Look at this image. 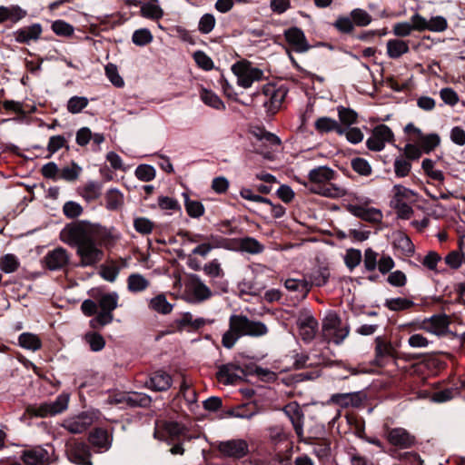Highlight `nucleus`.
Masks as SVG:
<instances>
[{"label":"nucleus","instance_id":"obj_1","mask_svg":"<svg viewBox=\"0 0 465 465\" xmlns=\"http://www.w3.org/2000/svg\"><path fill=\"white\" fill-rule=\"evenodd\" d=\"M61 239L73 247L80 258L82 267L94 266L104 258V251L98 245L90 224L78 221L67 224L61 232Z\"/></svg>","mask_w":465,"mask_h":465},{"label":"nucleus","instance_id":"obj_2","mask_svg":"<svg viewBox=\"0 0 465 465\" xmlns=\"http://www.w3.org/2000/svg\"><path fill=\"white\" fill-rule=\"evenodd\" d=\"M310 183L303 184L313 193L330 198H340L346 194V190L331 181L336 179V172L331 168L322 165L312 169L308 173Z\"/></svg>","mask_w":465,"mask_h":465},{"label":"nucleus","instance_id":"obj_3","mask_svg":"<svg viewBox=\"0 0 465 465\" xmlns=\"http://www.w3.org/2000/svg\"><path fill=\"white\" fill-rule=\"evenodd\" d=\"M322 337L327 342L341 344L349 335L350 328L335 312H329L322 321Z\"/></svg>","mask_w":465,"mask_h":465},{"label":"nucleus","instance_id":"obj_4","mask_svg":"<svg viewBox=\"0 0 465 465\" xmlns=\"http://www.w3.org/2000/svg\"><path fill=\"white\" fill-rule=\"evenodd\" d=\"M231 70L237 77V84L245 89L250 88L254 82L263 79V71L252 66V62L246 59L234 63Z\"/></svg>","mask_w":465,"mask_h":465},{"label":"nucleus","instance_id":"obj_5","mask_svg":"<svg viewBox=\"0 0 465 465\" xmlns=\"http://www.w3.org/2000/svg\"><path fill=\"white\" fill-rule=\"evenodd\" d=\"M230 331L238 336L259 337L267 333L266 325L261 322L249 320L246 316L233 314L230 317Z\"/></svg>","mask_w":465,"mask_h":465},{"label":"nucleus","instance_id":"obj_6","mask_svg":"<svg viewBox=\"0 0 465 465\" xmlns=\"http://www.w3.org/2000/svg\"><path fill=\"white\" fill-rule=\"evenodd\" d=\"M70 400V394L63 392L59 394L54 401H45L38 406L29 409V411L37 417H51L60 414L67 410Z\"/></svg>","mask_w":465,"mask_h":465},{"label":"nucleus","instance_id":"obj_7","mask_svg":"<svg viewBox=\"0 0 465 465\" xmlns=\"http://www.w3.org/2000/svg\"><path fill=\"white\" fill-rule=\"evenodd\" d=\"M100 414L98 410L83 411L78 415L64 420L62 423V427L71 433H82L86 430L94 420L99 419Z\"/></svg>","mask_w":465,"mask_h":465},{"label":"nucleus","instance_id":"obj_8","mask_svg":"<svg viewBox=\"0 0 465 465\" xmlns=\"http://www.w3.org/2000/svg\"><path fill=\"white\" fill-rule=\"evenodd\" d=\"M450 321L446 314H434L425 318L421 322V329L433 335L441 337L446 335H458V331L450 330Z\"/></svg>","mask_w":465,"mask_h":465},{"label":"nucleus","instance_id":"obj_9","mask_svg":"<svg viewBox=\"0 0 465 465\" xmlns=\"http://www.w3.org/2000/svg\"><path fill=\"white\" fill-rule=\"evenodd\" d=\"M328 280V273L320 270L305 275L301 280L288 279L284 286L288 291H297L300 287L310 291L313 287H322Z\"/></svg>","mask_w":465,"mask_h":465},{"label":"nucleus","instance_id":"obj_10","mask_svg":"<svg viewBox=\"0 0 465 465\" xmlns=\"http://www.w3.org/2000/svg\"><path fill=\"white\" fill-rule=\"evenodd\" d=\"M296 324L302 340L305 343L312 341L318 331V322L310 310L302 309L299 311Z\"/></svg>","mask_w":465,"mask_h":465},{"label":"nucleus","instance_id":"obj_11","mask_svg":"<svg viewBox=\"0 0 465 465\" xmlns=\"http://www.w3.org/2000/svg\"><path fill=\"white\" fill-rule=\"evenodd\" d=\"M217 450L224 458L240 460L249 453V444L243 439H232L218 442Z\"/></svg>","mask_w":465,"mask_h":465},{"label":"nucleus","instance_id":"obj_12","mask_svg":"<svg viewBox=\"0 0 465 465\" xmlns=\"http://www.w3.org/2000/svg\"><path fill=\"white\" fill-rule=\"evenodd\" d=\"M68 460L76 465H92L89 447L79 441H69L65 446Z\"/></svg>","mask_w":465,"mask_h":465},{"label":"nucleus","instance_id":"obj_13","mask_svg":"<svg viewBox=\"0 0 465 465\" xmlns=\"http://www.w3.org/2000/svg\"><path fill=\"white\" fill-rule=\"evenodd\" d=\"M71 254L63 247H56L47 252L44 257L45 266L50 271L64 269L70 262Z\"/></svg>","mask_w":465,"mask_h":465},{"label":"nucleus","instance_id":"obj_14","mask_svg":"<svg viewBox=\"0 0 465 465\" xmlns=\"http://www.w3.org/2000/svg\"><path fill=\"white\" fill-rule=\"evenodd\" d=\"M244 375H246V371L233 363L222 364L216 373L218 381L226 385L235 384Z\"/></svg>","mask_w":465,"mask_h":465},{"label":"nucleus","instance_id":"obj_15","mask_svg":"<svg viewBox=\"0 0 465 465\" xmlns=\"http://www.w3.org/2000/svg\"><path fill=\"white\" fill-rule=\"evenodd\" d=\"M283 35L292 50L297 53H304L311 48L303 31L297 26L286 29Z\"/></svg>","mask_w":465,"mask_h":465},{"label":"nucleus","instance_id":"obj_16","mask_svg":"<svg viewBox=\"0 0 465 465\" xmlns=\"http://www.w3.org/2000/svg\"><path fill=\"white\" fill-rule=\"evenodd\" d=\"M282 411L290 420L298 438L303 436L304 414L297 402H291L282 408Z\"/></svg>","mask_w":465,"mask_h":465},{"label":"nucleus","instance_id":"obj_17","mask_svg":"<svg viewBox=\"0 0 465 465\" xmlns=\"http://www.w3.org/2000/svg\"><path fill=\"white\" fill-rule=\"evenodd\" d=\"M89 441L97 452H105L112 446V436L105 430L95 429L90 433Z\"/></svg>","mask_w":465,"mask_h":465},{"label":"nucleus","instance_id":"obj_18","mask_svg":"<svg viewBox=\"0 0 465 465\" xmlns=\"http://www.w3.org/2000/svg\"><path fill=\"white\" fill-rule=\"evenodd\" d=\"M42 34V25L33 24L29 26L19 28L15 32V39L17 43L28 45L31 41H36Z\"/></svg>","mask_w":465,"mask_h":465},{"label":"nucleus","instance_id":"obj_19","mask_svg":"<svg viewBox=\"0 0 465 465\" xmlns=\"http://www.w3.org/2000/svg\"><path fill=\"white\" fill-rule=\"evenodd\" d=\"M387 439L391 444L401 449L409 448L414 442V438L402 428H396L390 430L387 434Z\"/></svg>","mask_w":465,"mask_h":465},{"label":"nucleus","instance_id":"obj_20","mask_svg":"<svg viewBox=\"0 0 465 465\" xmlns=\"http://www.w3.org/2000/svg\"><path fill=\"white\" fill-rule=\"evenodd\" d=\"M172 377L168 373L157 371L150 378L146 385L155 391H164L172 386Z\"/></svg>","mask_w":465,"mask_h":465},{"label":"nucleus","instance_id":"obj_21","mask_svg":"<svg viewBox=\"0 0 465 465\" xmlns=\"http://www.w3.org/2000/svg\"><path fill=\"white\" fill-rule=\"evenodd\" d=\"M114 402H125L131 407H147L151 404L152 399L149 395L142 392H131L121 398L114 399Z\"/></svg>","mask_w":465,"mask_h":465},{"label":"nucleus","instance_id":"obj_22","mask_svg":"<svg viewBox=\"0 0 465 465\" xmlns=\"http://www.w3.org/2000/svg\"><path fill=\"white\" fill-rule=\"evenodd\" d=\"M350 212L362 220L368 222H378V209L368 207V202H361L360 204L351 205Z\"/></svg>","mask_w":465,"mask_h":465},{"label":"nucleus","instance_id":"obj_23","mask_svg":"<svg viewBox=\"0 0 465 465\" xmlns=\"http://www.w3.org/2000/svg\"><path fill=\"white\" fill-rule=\"evenodd\" d=\"M329 401L341 408H348L359 406L361 399L358 392L336 393L331 395Z\"/></svg>","mask_w":465,"mask_h":465},{"label":"nucleus","instance_id":"obj_24","mask_svg":"<svg viewBox=\"0 0 465 465\" xmlns=\"http://www.w3.org/2000/svg\"><path fill=\"white\" fill-rule=\"evenodd\" d=\"M126 265L125 261H110L101 266L100 275L108 282H114L120 270Z\"/></svg>","mask_w":465,"mask_h":465},{"label":"nucleus","instance_id":"obj_25","mask_svg":"<svg viewBox=\"0 0 465 465\" xmlns=\"http://www.w3.org/2000/svg\"><path fill=\"white\" fill-rule=\"evenodd\" d=\"M314 126L319 133L336 132L338 134L342 135L344 132L342 125L330 117L317 119Z\"/></svg>","mask_w":465,"mask_h":465},{"label":"nucleus","instance_id":"obj_26","mask_svg":"<svg viewBox=\"0 0 465 465\" xmlns=\"http://www.w3.org/2000/svg\"><path fill=\"white\" fill-rule=\"evenodd\" d=\"M238 249L242 252H246L251 254H259L263 252L264 246L257 241L255 238L252 237H244L238 239Z\"/></svg>","mask_w":465,"mask_h":465},{"label":"nucleus","instance_id":"obj_27","mask_svg":"<svg viewBox=\"0 0 465 465\" xmlns=\"http://www.w3.org/2000/svg\"><path fill=\"white\" fill-rule=\"evenodd\" d=\"M408 51V44L402 40L393 39L387 43V53L391 58H399Z\"/></svg>","mask_w":465,"mask_h":465},{"label":"nucleus","instance_id":"obj_28","mask_svg":"<svg viewBox=\"0 0 465 465\" xmlns=\"http://www.w3.org/2000/svg\"><path fill=\"white\" fill-rule=\"evenodd\" d=\"M18 343L22 348L33 351L41 348V341L38 336L30 332H24L20 334Z\"/></svg>","mask_w":465,"mask_h":465},{"label":"nucleus","instance_id":"obj_29","mask_svg":"<svg viewBox=\"0 0 465 465\" xmlns=\"http://www.w3.org/2000/svg\"><path fill=\"white\" fill-rule=\"evenodd\" d=\"M184 197V206L188 215L192 218H200L204 213V206L196 200H191L187 193H183Z\"/></svg>","mask_w":465,"mask_h":465},{"label":"nucleus","instance_id":"obj_30","mask_svg":"<svg viewBox=\"0 0 465 465\" xmlns=\"http://www.w3.org/2000/svg\"><path fill=\"white\" fill-rule=\"evenodd\" d=\"M105 203L106 209L118 210L124 203V195L117 189H110L105 194Z\"/></svg>","mask_w":465,"mask_h":465},{"label":"nucleus","instance_id":"obj_31","mask_svg":"<svg viewBox=\"0 0 465 465\" xmlns=\"http://www.w3.org/2000/svg\"><path fill=\"white\" fill-rule=\"evenodd\" d=\"M202 101L208 106L213 107L216 110H224L225 104L222 99L213 92L207 89H203L201 92Z\"/></svg>","mask_w":465,"mask_h":465},{"label":"nucleus","instance_id":"obj_32","mask_svg":"<svg viewBox=\"0 0 465 465\" xmlns=\"http://www.w3.org/2000/svg\"><path fill=\"white\" fill-rule=\"evenodd\" d=\"M376 256H377V253L374 251H372L371 249H367L365 251L363 263H364L365 272L367 273V276L362 277L363 279L366 278L370 281L376 280L377 275L374 273H371L372 271H374V269L376 267Z\"/></svg>","mask_w":465,"mask_h":465},{"label":"nucleus","instance_id":"obj_33","mask_svg":"<svg viewBox=\"0 0 465 465\" xmlns=\"http://www.w3.org/2000/svg\"><path fill=\"white\" fill-rule=\"evenodd\" d=\"M422 151L429 153L434 150L440 143V138L437 134H421L417 140Z\"/></svg>","mask_w":465,"mask_h":465},{"label":"nucleus","instance_id":"obj_34","mask_svg":"<svg viewBox=\"0 0 465 465\" xmlns=\"http://www.w3.org/2000/svg\"><path fill=\"white\" fill-rule=\"evenodd\" d=\"M286 93L282 90H273L270 98L264 102V106L271 114H275L284 100Z\"/></svg>","mask_w":465,"mask_h":465},{"label":"nucleus","instance_id":"obj_35","mask_svg":"<svg viewBox=\"0 0 465 465\" xmlns=\"http://www.w3.org/2000/svg\"><path fill=\"white\" fill-rule=\"evenodd\" d=\"M141 15L143 17L159 20L163 16V10L156 3H144L141 6Z\"/></svg>","mask_w":465,"mask_h":465},{"label":"nucleus","instance_id":"obj_36","mask_svg":"<svg viewBox=\"0 0 465 465\" xmlns=\"http://www.w3.org/2000/svg\"><path fill=\"white\" fill-rule=\"evenodd\" d=\"M150 307L159 313L167 314L172 312L173 304L161 293L150 301Z\"/></svg>","mask_w":465,"mask_h":465},{"label":"nucleus","instance_id":"obj_37","mask_svg":"<svg viewBox=\"0 0 465 465\" xmlns=\"http://www.w3.org/2000/svg\"><path fill=\"white\" fill-rule=\"evenodd\" d=\"M165 429L173 440L177 439L178 440L182 441L190 440V437L187 436V430L185 428L178 422H168Z\"/></svg>","mask_w":465,"mask_h":465},{"label":"nucleus","instance_id":"obj_38","mask_svg":"<svg viewBox=\"0 0 465 465\" xmlns=\"http://www.w3.org/2000/svg\"><path fill=\"white\" fill-rule=\"evenodd\" d=\"M391 205L396 210L397 215L401 219H410L413 214V209L407 201L391 199Z\"/></svg>","mask_w":465,"mask_h":465},{"label":"nucleus","instance_id":"obj_39","mask_svg":"<svg viewBox=\"0 0 465 465\" xmlns=\"http://www.w3.org/2000/svg\"><path fill=\"white\" fill-rule=\"evenodd\" d=\"M102 184L98 182L90 181L83 187V197L87 201H94L100 197Z\"/></svg>","mask_w":465,"mask_h":465},{"label":"nucleus","instance_id":"obj_40","mask_svg":"<svg viewBox=\"0 0 465 465\" xmlns=\"http://www.w3.org/2000/svg\"><path fill=\"white\" fill-rule=\"evenodd\" d=\"M84 341L89 344L93 351H100L105 346V341L104 337L94 331H89L84 335Z\"/></svg>","mask_w":465,"mask_h":465},{"label":"nucleus","instance_id":"obj_41","mask_svg":"<svg viewBox=\"0 0 465 465\" xmlns=\"http://www.w3.org/2000/svg\"><path fill=\"white\" fill-rule=\"evenodd\" d=\"M128 291H144L149 287V282L139 273H133L128 277Z\"/></svg>","mask_w":465,"mask_h":465},{"label":"nucleus","instance_id":"obj_42","mask_svg":"<svg viewBox=\"0 0 465 465\" xmlns=\"http://www.w3.org/2000/svg\"><path fill=\"white\" fill-rule=\"evenodd\" d=\"M88 99L84 96H73L67 102V110L73 114H79L88 105Z\"/></svg>","mask_w":465,"mask_h":465},{"label":"nucleus","instance_id":"obj_43","mask_svg":"<svg viewBox=\"0 0 465 465\" xmlns=\"http://www.w3.org/2000/svg\"><path fill=\"white\" fill-rule=\"evenodd\" d=\"M132 41L135 45L144 46L153 41V35L149 29H138L134 32Z\"/></svg>","mask_w":465,"mask_h":465},{"label":"nucleus","instance_id":"obj_44","mask_svg":"<svg viewBox=\"0 0 465 465\" xmlns=\"http://www.w3.org/2000/svg\"><path fill=\"white\" fill-rule=\"evenodd\" d=\"M395 175L399 178L406 177L409 175L411 163L409 160L403 157H397L393 163Z\"/></svg>","mask_w":465,"mask_h":465},{"label":"nucleus","instance_id":"obj_45","mask_svg":"<svg viewBox=\"0 0 465 465\" xmlns=\"http://www.w3.org/2000/svg\"><path fill=\"white\" fill-rule=\"evenodd\" d=\"M19 266V261L14 254H5L0 259V269L6 272H14Z\"/></svg>","mask_w":465,"mask_h":465},{"label":"nucleus","instance_id":"obj_46","mask_svg":"<svg viewBox=\"0 0 465 465\" xmlns=\"http://www.w3.org/2000/svg\"><path fill=\"white\" fill-rule=\"evenodd\" d=\"M156 171L149 164H140L135 169V176L143 182H150L155 178Z\"/></svg>","mask_w":465,"mask_h":465},{"label":"nucleus","instance_id":"obj_47","mask_svg":"<svg viewBox=\"0 0 465 465\" xmlns=\"http://www.w3.org/2000/svg\"><path fill=\"white\" fill-rule=\"evenodd\" d=\"M338 114L343 127H350L357 119L356 112L343 106L338 107Z\"/></svg>","mask_w":465,"mask_h":465},{"label":"nucleus","instance_id":"obj_48","mask_svg":"<svg viewBox=\"0 0 465 465\" xmlns=\"http://www.w3.org/2000/svg\"><path fill=\"white\" fill-rule=\"evenodd\" d=\"M117 292H105L100 299L99 304L101 309L113 312L118 306Z\"/></svg>","mask_w":465,"mask_h":465},{"label":"nucleus","instance_id":"obj_49","mask_svg":"<svg viewBox=\"0 0 465 465\" xmlns=\"http://www.w3.org/2000/svg\"><path fill=\"white\" fill-rule=\"evenodd\" d=\"M113 319L114 316L112 314V312L102 309L101 312H98L96 317L90 321V326L94 329H97L111 323Z\"/></svg>","mask_w":465,"mask_h":465},{"label":"nucleus","instance_id":"obj_50","mask_svg":"<svg viewBox=\"0 0 465 465\" xmlns=\"http://www.w3.org/2000/svg\"><path fill=\"white\" fill-rule=\"evenodd\" d=\"M66 138L64 135H54L49 138V142L47 144V151L49 153L47 158L51 157L54 153H55L58 150L63 147L68 148L66 145Z\"/></svg>","mask_w":465,"mask_h":465},{"label":"nucleus","instance_id":"obj_51","mask_svg":"<svg viewBox=\"0 0 465 465\" xmlns=\"http://www.w3.org/2000/svg\"><path fill=\"white\" fill-rule=\"evenodd\" d=\"M227 413L233 418L251 420L257 414V411L254 409L249 410L247 405H240L228 411Z\"/></svg>","mask_w":465,"mask_h":465},{"label":"nucleus","instance_id":"obj_52","mask_svg":"<svg viewBox=\"0 0 465 465\" xmlns=\"http://www.w3.org/2000/svg\"><path fill=\"white\" fill-rule=\"evenodd\" d=\"M459 394L457 388H447L433 393L431 400L434 402L442 403L453 399Z\"/></svg>","mask_w":465,"mask_h":465},{"label":"nucleus","instance_id":"obj_53","mask_svg":"<svg viewBox=\"0 0 465 465\" xmlns=\"http://www.w3.org/2000/svg\"><path fill=\"white\" fill-rule=\"evenodd\" d=\"M351 18L354 25L366 26L371 23L370 15L363 9L356 8L351 12Z\"/></svg>","mask_w":465,"mask_h":465},{"label":"nucleus","instance_id":"obj_54","mask_svg":"<svg viewBox=\"0 0 465 465\" xmlns=\"http://www.w3.org/2000/svg\"><path fill=\"white\" fill-rule=\"evenodd\" d=\"M396 248L401 249L406 255H411L414 252V245L411 239L404 234H400L394 241Z\"/></svg>","mask_w":465,"mask_h":465},{"label":"nucleus","instance_id":"obj_55","mask_svg":"<svg viewBox=\"0 0 465 465\" xmlns=\"http://www.w3.org/2000/svg\"><path fill=\"white\" fill-rule=\"evenodd\" d=\"M134 227L137 232L146 235L153 232L154 225L145 217H137L134 220Z\"/></svg>","mask_w":465,"mask_h":465},{"label":"nucleus","instance_id":"obj_56","mask_svg":"<svg viewBox=\"0 0 465 465\" xmlns=\"http://www.w3.org/2000/svg\"><path fill=\"white\" fill-rule=\"evenodd\" d=\"M351 167L360 175L368 176L371 173V167L369 162L361 157L351 160Z\"/></svg>","mask_w":465,"mask_h":465},{"label":"nucleus","instance_id":"obj_57","mask_svg":"<svg viewBox=\"0 0 465 465\" xmlns=\"http://www.w3.org/2000/svg\"><path fill=\"white\" fill-rule=\"evenodd\" d=\"M64 214L69 219L79 217L83 213V207L76 202L68 201L63 206Z\"/></svg>","mask_w":465,"mask_h":465},{"label":"nucleus","instance_id":"obj_58","mask_svg":"<svg viewBox=\"0 0 465 465\" xmlns=\"http://www.w3.org/2000/svg\"><path fill=\"white\" fill-rule=\"evenodd\" d=\"M52 30L60 36H70L74 34V27L63 20L54 21L52 24Z\"/></svg>","mask_w":465,"mask_h":465},{"label":"nucleus","instance_id":"obj_59","mask_svg":"<svg viewBox=\"0 0 465 465\" xmlns=\"http://www.w3.org/2000/svg\"><path fill=\"white\" fill-rule=\"evenodd\" d=\"M193 59L196 64L205 70L209 71L213 68V62L210 56H208L203 51H196L193 54Z\"/></svg>","mask_w":465,"mask_h":465},{"label":"nucleus","instance_id":"obj_60","mask_svg":"<svg viewBox=\"0 0 465 465\" xmlns=\"http://www.w3.org/2000/svg\"><path fill=\"white\" fill-rule=\"evenodd\" d=\"M361 258L362 257L361 251L356 249H350L346 252V254L344 256V262L347 265V267L351 271L357 265L360 264Z\"/></svg>","mask_w":465,"mask_h":465},{"label":"nucleus","instance_id":"obj_61","mask_svg":"<svg viewBox=\"0 0 465 465\" xmlns=\"http://www.w3.org/2000/svg\"><path fill=\"white\" fill-rule=\"evenodd\" d=\"M215 25V18L212 14L203 15L199 21L198 29L202 34H209Z\"/></svg>","mask_w":465,"mask_h":465},{"label":"nucleus","instance_id":"obj_62","mask_svg":"<svg viewBox=\"0 0 465 465\" xmlns=\"http://www.w3.org/2000/svg\"><path fill=\"white\" fill-rule=\"evenodd\" d=\"M393 193L394 196L392 199H398L407 202L413 201V199L416 196V193L413 191L400 184L394 185Z\"/></svg>","mask_w":465,"mask_h":465},{"label":"nucleus","instance_id":"obj_63","mask_svg":"<svg viewBox=\"0 0 465 465\" xmlns=\"http://www.w3.org/2000/svg\"><path fill=\"white\" fill-rule=\"evenodd\" d=\"M80 172L81 168L76 163H73L72 166H65L61 170L59 177L65 181L72 182L78 178Z\"/></svg>","mask_w":465,"mask_h":465},{"label":"nucleus","instance_id":"obj_64","mask_svg":"<svg viewBox=\"0 0 465 465\" xmlns=\"http://www.w3.org/2000/svg\"><path fill=\"white\" fill-rule=\"evenodd\" d=\"M105 74L110 82L116 87H122L124 84L123 78L119 75L117 68L113 64H108L105 66Z\"/></svg>","mask_w":465,"mask_h":465}]
</instances>
